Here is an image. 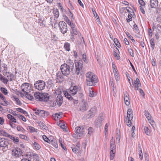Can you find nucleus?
<instances>
[{
    "label": "nucleus",
    "instance_id": "obj_1",
    "mask_svg": "<svg viewBox=\"0 0 161 161\" xmlns=\"http://www.w3.org/2000/svg\"><path fill=\"white\" fill-rule=\"evenodd\" d=\"M67 64H64L61 66L60 70L62 74L67 76L71 72L73 74L79 75L83 66V61L80 60L75 62V69L74 71V64L73 61L69 59L67 61Z\"/></svg>",
    "mask_w": 161,
    "mask_h": 161
},
{
    "label": "nucleus",
    "instance_id": "obj_2",
    "mask_svg": "<svg viewBox=\"0 0 161 161\" xmlns=\"http://www.w3.org/2000/svg\"><path fill=\"white\" fill-rule=\"evenodd\" d=\"M50 95L47 93L36 92L34 94L35 99L40 102H47L49 99Z\"/></svg>",
    "mask_w": 161,
    "mask_h": 161
},
{
    "label": "nucleus",
    "instance_id": "obj_3",
    "mask_svg": "<svg viewBox=\"0 0 161 161\" xmlns=\"http://www.w3.org/2000/svg\"><path fill=\"white\" fill-rule=\"evenodd\" d=\"M78 91V87L75 86L71 87L70 88V90L69 92L66 91L64 92V94L65 97L69 100L71 101L73 99L71 95H74L76 94Z\"/></svg>",
    "mask_w": 161,
    "mask_h": 161
},
{
    "label": "nucleus",
    "instance_id": "obj_4",
    "mask_svg": "<svg viewBox=\"0 0 161 161\" xmlns=\"http://www.w3.org/2000/svg\"><path fill=\"white\" fill-rule=\"evenodd\" d=\"M32 84L28 83H24L21 86V90L20 93L21 95H24L26 93H29L32 90Z\"/></svg>",
    "mask_w": 161,
    "mask_h": 161
},
{
    "label": "nucleus",
    "instance_id": "obj_5",
    "mask_svg": "<svg viewBox=\"0 0 161 161\" xmlns=\"http://www.w3.org/2000/svg\"><path fill=\"white\" fill-rule=\"evenodd\" d=\"M34 86L35 89L39 91H42L45 88L46 84L44 81L40 80L36 81L35 83Z\"/></svg>",
    "mask_w": 161,
    "mask_h": 161
},
{
    "label": "nucleus",
    "instance_id": "obj_6",
    "mask_svg": "<svg viewBox=\"0 0 161 161\" xmlns=\"http://www.w3.org/2000/svg\"><path fill=\"white\" fill-rule=\"evenodd\" d=\"M76 134L73 135V136L75 138H81L83 136L84 128L83 127L80 128V126H78L75 128Z\"/></svg>",
    "mask_w": 161,
    "mask_h": 161
},
{
    "label": "nucleus",
    "instance_id": "obj_7",
    "mask_svg": "<svg viewBox=\"0 0 161 161\" xmlns=\"http://www.w3.org/2000/svg\"><path fill=\"white\" fill-rule=\"evenodd\" d=\"M92 77L90 78L89 79V80H87V79H86V84L88 86H92L96 85L98 82L97 78L96 76L95 75L93 76Z\"/></svg>",
    "mask_w": 161,
    "mask_h": 161
},
{
    "label": "nucleus",
    "instance_id": "obj_8",
    "mask_svg": "<svg viewBox=\"0 0 161 161\" xmlns=\"http://www.w3.org/2000/svg\"><path fill=\"white\" fill-rule=\"evenodd\" d=\"M59 30L63 34L66 33L67 31V27L66 24L63 21L59 22L58 23Z\"/></svg>",
    "mask_w": 161,
    "mask_h": 161
},
{
    "label": "nucleus",
    "instance_id": "obj_9",
    "mask_svg": "<svg viewBox=\"0 0 161 161\" xmlns=\"http://www.w3.org/2000/svg\"><path fill=\"white\" fill-rule=\"evenodd\" d=\"M12 156L16 158L21 156L22 153V150L19 148L18 147L12 150Z\"/></svg>",
    "mask_w": 161,
    "mask_h": 161
},
{
    "label": "nucleus",
    "instance_id": "obj_10",
    "mask_svg": "<svg viewBox=\"0 0 161 161\" xmlns=\"http://www.w3.org/2000/svg\"><path fill=\"white\" fill-rule=\"evenodd\" d=\"M104 119L103 116H98L97 119L94 122V125L97 128L100 127L102 125L103 121Z\"/></svg>",
    "mask_w": 161,
    "mask_h": 161
},
{
    "label": "nucleus",
    "instance_id": "obj_11",
    "mask_svg": "<svg viewBox=\"0 0 161 161\" xmlns=\"http://www.w3.org/2000/svg\"><path fill=\"white\" fill-rule=\"evenodd\" d=\"M62 73L61 72L58 71L56 74V80L58 82H61L64 80V76Z\"/></svg>",
    "mask_w": 161,
    "mask_h": 161
},
{
    "label": "nucleus",
    "instance_id": "obj_12",
    "mask_svg": "<svg viewBox=\"0 0 161 161\" xmlns=\"http://www.w3.org/2000/svg\"><path fill=\"white\" fill-rule=\"evenodd\" d=\"M131 81L132 82V87H134L133 85L134 84L136 90H139V87L141 86V84L139 79L138 78H136V80H135L133 82L132 79H131Z\"/></svg>",
    "mask_w": 161,
    "mask_h": 161
},
{
    "label": "nucleus",
    "instance_id": "obj_13",
    "mask_svg": "<svg viewBox=\"0 0 161 161\" xmlns=\"http://www.w3.org/2000/svg\"><path fill=\"white\" fill-rule=\"evenodd\" d=\"M35 114L43 117H45L48 114V113L44 110L40 109L35 110Z\"/></svg>",
    "mask_w": 161,
    "mask_h": 161
},
{
    "label": "nucleus",
    "instance_id": "obj_14",
    "mask_svg": "<svg viewBox=\"0 0 161 161\" xmlns=\"http://www.w3.org/2000/svg\"><path fill=\"white\" fill-rule=\"evenodd\" d=\"M152 28L153 31H156V32L159 33H161V24H153Z\"/></svg>",
    "mask_w": 161,
    "mask_h": 161
},
{
    "label": "nucleus",
    "instance_id": "obj_15",
    "mask_svg": "<svg viewBox=\"0 0 161 161\" xmlns=\"http://www.w3.org/2000/svg\"><path fill=\"white\" fill-rule=\"evenodd\" d=\"M97 108L94 107L92 108L89 111L88 114V116H89L88 118H92L95 115L96 112Z\"/></svg>",
    "mask_w": 161,
    "mask_h": 161
},
{
    "label": "nucleus",
    "instance_id": "obj_16",
    "mask_svg": "<svg viewBox=\"0 0 161 161\" xmlns=\"http://www.w3.org/2000/svg\"><path fill=\"white\" fill-rule=\"evenodd\" d=\"M8 144V141L4 138L0 139V146L2 147H7Z\"/></svg>",
    "mask_w": 161,
    "mask_h": 161
},
{
    "label": "nucleus",
    "instance_id": "obj_17",
    "mask_svg": "<svg viewBox=\"0 0 161 161\" xmlns=\"http://www.w3.org/2000/svg\"><path fill=\"white\" fill-rule=\"evenodd\" d=\"M87 103L86 101H82V103L80 105V110L82 111H84L87 109Z\"/></svg>",
    "mask_w": 161,
    "mask_h": 161
},
{
    "label": "nucleus",
    "instance_id": "obj_18",
    "mask_svg": "<svg viewBox=\"0 0 161 161\" xmlns=\"http://www.w3.org/2000/svg\"><path fill=\"white\" fill-rule=\"evenodd\" d=\"M63 102V97L60 94H58L57 97L56 102L57 104L59 106L61 105Z\"/></svg>",
    "mask_w": 161,
    "mask_h": 161
},
{
    "label": "nucleus",
    "instance_id": "obj_19",
    "mask_svg": "<svg viewBox=\"0 0 161 161\" xmlns=\"http://www.w3.org/2000/svg\"><path fill=\"white\" fill-rule=\"evenodd\" d=\"M49 143L56 148L58 147L57 141L53 137H51Z\"/></svg>",
    "mask_w": 161,
    "mask_h": 161
},
{
    "label": "nucleus",
    "instance_id": "obj_20",
    "mask_svg": "<svg viewBox=\"0 0 161 161\" xmlns=\"http://www.w3.org/2000/svg\"><path fill=\"white\" fill-rule=\"evenodd\" d=\"M63 113L62 112H59L53 114L52 117L53 119L56 120L60 119L62 117Z\"/></svg>",
    "mask_w": 161,
    "mask_h": 161
},
{
    "label": "nucleus",
    "instance_id": "obj_21",
    "mask_svg": "<svg viewBox=\"0 0 161 161\" xmlns=\"http://www.w3.org/2000/svg\"><path fill=\"white\" fill-rule=\"evenodd\" d=\"M4 75L6 76L8 81H12L15 77L14 74L9 72H7V73H5Z\"/></svg>",
    "mask_w": 161,
    "mask_h": 161
},
{
    "label": "nucleus",
    "instance_id": "obj_22",
    "mask_svg": "<svg viewBox=\"0 0 161 161\" xmlns=\"http://www.w3.org/2000/svg\"><path fill=\"white\" fill-rule=\"evenodd\" d=\"M124 98L125 104L127 106L129 105L130 103V102L129 94L128 93H126L124 94Z\"/></svg>",
    "mask_w": 161,
    "mask_h": 161
},
{
    "label": "nucleus",
    "instance_id": "obj_23",
    "mask_svg": "<svg viewBox=\"0 0 161 161\" xmlns=\"http://www.w3.org/2000/svg\"><path fill=\"white\" fill-rule=\"evenodd\" d=\"M150 5L151 8H156L158 5V0H150Z\"/></svg>",
    "mask_w": 161,
    "mask_h": 161
},
{
    "label": "nucleus",
    "instance_id": "obj_24",
    "mask_svg": "<svg viewBox=\"0 0 161 161\" xmlns=\"http://www.w3.org/2000/svg\"><path fill=\"white\" fill-rule=\"evenodd\" d=\"M0 97L4 102L3 103H0V104L4 106L7 105H8V102L6 100L5 97L0 92Z\"/></svg>",
    "mask_w": 161,
    "mask_h": 161
},
{
    "label": "nucleus",
    "instance_id": "obj_25",
    "mask_svg": "<svg viewBox=\"0 0 161 161\" xmlns=\"http://www.w3.org/2000/svg\"><path fill=\"white\" fill-rule=\"evenodd\" d=\"M80 144H78L75 146H73L71 147L72 151L75 153H77L78 152V151L80 149Z\"/></svg>",
    "mask_w": 161,
    "mask_h": 161
},
{
    "label": "nucleus",
    "instance_id": "obj_26",
    "mask_svg": "<svg viewBox=\"0 0 161 161\" xmlns=\"http://www.w3.org/2000/svg\"><path fill=\"white\" fill-rule=\"evenodd\" d=\"M59 126L63 129V131L65 132L67 131V126H66L65 123L64 122H61L59 124Z\"/></svg>",
    "mask_w": 161,
    "mask_h": 161
},
{
    "label": "nucleus",
    "instance_id": "obj_27",
    "mask_svg": "<svg viewBox=\"0 0 161 161\" xmlns=\"http://www.w3.org/2000/svg\"><path fill=\"white\" fill-rule=\"evenodd\" d=\"M27 130L29 131L31 133H33V132H38V130L31 126H28L27 127Z\"/></svg>",
    "mask_w": 161,
    "mask_h": 161
},
{
    "label": "nucleus",
    "instance_id": "obj_28",
    "mask_svg": "<svg viewBox=\"0 0 161 161\" xmlns=\"http://www.w3.org/2000/svg\"><path fill=\"white\" fill-rule=\"evenodd\" d=\"M7 117L9 119V122L16 123V120L15 118L10 114H8L7 115Z\"/></svg>",
    "mask_w": 161,
    "mask_h": 161
},
{
    "label": "nucleus",
    "instance_id": "obj_29",
    "mask_svg": "<svg viewBox=\"0 0 161 161\" xmlns=\"http://www.w3.org/2000/svg\"><path fill=\"white\" fill-rule=\"evenodd\" d=\"M127 118L130 119H133V114L132 110L130 108H129L127 110Z\"/></svg>",
    "mask_w": 161,
    "mask_h": 161
},
{
    "label": "nucleus",
    "instance_id": "obj_30",
    "mask_svg": "<svg viewBox=\"0 0 161 161\" xmlns=\"http://www.w3.org/2000/svg\"><path fill=\"white\" fill-rule=\"evenodd\" d=\"M89 91L90 97H93L96 95L97 93L96 92L94 91L93 90L92 88H89Z\"/></svg>",
    "mask_w": 161,
    "mask_h": 161
},
{
    "label": "nucleus",
    "instance_id": "obj_31",
    "mask_svg": "<svg viewBox=\"0 0 161 161\" xmlns=\"http://www.w3.org/2000/svg\"><path fill=\"white\" fill-rule=\"evenodd\" d=\"M53 13L54 16L57 19L58 17L59 13L58 9L54 8L53 9Z\"/></svg>",
    "mask_w": 161,
    "mask_h": 161
},
{
    "label": "nucleus",
    "instance_id": "obj_32",
    "mask_svg": "<svg viewBox=\"0 0 161 161\" xmlns=\"http://www.w3.org/2000/svg\"><path fill=\"white\" fill-rule=\"evenodd\" d=\"M25 97L28 100H32L34 99V97L33 96L29 93H26L24 94Z\"/></svg>",
    "mask_w": 161,
    "mask_h": 161
},
{
    "label": "nucleus",
    "instance_id": "obj_33",
    "mask_svg": "<svg viewBox=\"0 0 161 161\" xmlns=\"http://www.w3.org/2000/svg\"><path fill=\"white\" fill-rule=\"evenodd\" d=\"M64 48L68 51H70V44L69 43L66 42L64 44Z\"/></svg>",
    "mask_w": 161,
    "mask_h": 161
},
{
    "label": "nucleus",
    "instance_id": "obj_34",
    "mask_svg": "<svg viewBox=\"0 0 161 161\" xmlns=\"http://www.w3.org/2000/svg\"><path fill=\"white\" fill-rule=\"evenodd\" d=\"M94 75H94L92 72H88L86 74V79H87V80H89L90 78L92 77H92Z\"/></svg>",
    "mask_w": 161,
    "mask_h": 161
},
{
    "label": "nucleus",
    "instance_id": "obj_35",
    "mask_svg": "<svg viewBox=\"0 0 161 161\" xmlns=\"http://www.w3.org/2000/svg\"><path fill=\"white\" fill-rule=\"evenodd\" d=\"M37 123L41 129H45L47 127L41 121H38Z\"/></svg>",
    "mask_w": 161,
    "mask_h": 161
},
{
    "label": "nucleus",
    "instance_id": "obj_36",
    "mask_svg": "<svg viewBox=\"0 0 161 161\" xmlns=\"http://www.w3.org/2000/svg\"><path fill=\"white\" fill-rule=\"evenodd\" d=\"M150 46L152 50H153L155 46V43L154 42V40L153 38H152L150 41Z\"/></svg>",
    "mask_w": 161,
    "mask_h": 161
},
{
    "label": "nucleus",
    "instance_id": "obj_37",
    "mask_svg": "<svg viewBox=\"0 0 161 161\" xmlns=\"http://www.w3.org/2000/svg\"><path fill=\"white\" fill-rule=\"evenodd\" d=\"M0 80L4 83V84H6L8 83V80L3 76L2 75L0 78Z\"/></svg>",
    "mask_w": 161,
    "mask_h": 161
},
{
    "label": "nucleus",
    "instance_id": "obj_38",
    "mask_svg": "<svg viewBox=\"0 0 161 161\" xmlns=\"http://www.w3.org/2000/svg\"><path fill=\"white\" fill-rule=\"evenodd\" d=\"M34 149L36 150H38L41 148V146L36 142H34L32 144Z\"/></svg>",
    "mask_w": 161,
    "mask_h": 161
},
{
    "label": "nucleus",
    "instance_id": "obj_39",
    "mask_svg": "<svg viewBox=\"0 0 161 161\" xmlns=\"http://www.w3.org/2000/svg\"><path fill=\"white\" fill-rule=\"evenodd\" d=\"M13 100L16 103L17 105H20L21 104L19 99L17 98L15 96H14L13 97Z\"/></svg>",
    "mask_w": 161,
    "mask_h": 161
},
{
    "label": "nucleus",
    "instance_id": "obj_40",
    "mask_svg": "<svg viewBox=\"0 0 161 161\" xmlns=\"http://www.w3.org/2000/svg\"><path fill=\"white\" fill-rule=\"evenodd\" d=\"M82 59L85 63L87 64L88 62V60L86 58V53H84L82 55Z\"/></svg>",
    "mask_w": 161,
    "mask_h": 161
},
{
    "label": "nucleus",
    "instance_id": "obj_41",
    "mask_svg": "<svg viewBox=\"0 0 161 161\" xmlns=\"http://www.w3.org/2000/svg\"><path fill=\"white\" fill-rule=\"evenodd\" d=\"M71 28L72 30V32L71 31V33L75 35H77L78 33L77 31H76V28L75 27V25H74Z\"/></svg>",
    "mask_w": 161,
    "mask_h": 161
},
{
    "label": "nucleus",
    "instance_id": "obj_42",
    "mask_svg": "<svg viewBox=\"0 0 161 161\" xmlns=\"http://www.w3.org/2000/svg\"><path fill=\"white\" fill-rule=\"evenodd\" d=\"M16 110L17 111L20 112L26 115L28 114L27 112L26 111L24 110L21 108H16Z\"/></svg>",
    "mask_w": 161,
    "mask_h": 161
},
{
    "label": "nucleus",
    "instance_id": "obj_43",
    "mask_svg": "<svg viewBox=\"0 0 161 161\" xmlns=\"http://www.w3.org/2000/svg\"><path fill=\"white\" fill-rule=\"evenodd\" d=\"M144 129L146 134L147 135H149L150 134V130L149 128V127L145 126Z\"/></svg>",
    "mask_w": 161,
    "mask_h": 161
},
{
    "label": "nucleus",
    "instance_id": "obj_44",
    "mask_svg": "<svg viewBox=\"0 0 161 161\" xmlns=\"http://www.w3.org/2000/svg\"><path fill=\"white\" fill-rule=\"evenodd\" d=\"M10 138L14 142L17 143L19 142V140L18 137H15L13 136H11L10 137Z\"/></svg>",
    "mask_w": 161,
    "mask_h": 161
},
{
    "label": "nucleus",
    "instance_id": "obj_45",
    "mask_svg": "<svg viewBox=\"0 0 161 161\" xmlns=\"http://www.w3.org/2000/svg\"><path fill=\"white\" fill-rule=\"evenodd\" d=\"M3 69V73H7L8 70V68L7 65L5 64H3L2 66Z\"/></svg>",
    "mask_w": 161,
    "mask_h": 161
},
{
    "label": "nucleus",
    "instance_id": "obj_46",
    "mask_svg": "<svg viewBox=\"0 0 161 161\" xmlns=\"http://www.w3.org/2000/svg\"><path fill=\"white\" fill-rule=\"evenodd\" d=\"M144 115L147 119H149L150 117H151L150 114L147 110H145L144 112Z\"/></svg>",
    "mask_w": 161,
    "mask_h": 161
},
{
    "label": "nucleus",
    "instance_id": "obj_47",
    "mask_svg": "<svg viewBox=\"0 0 161 161\" xmlns=\"http://www.w3.org/2000/svg\"><path fill=\"white\" fill-rule=\"evenodd\" d=\"M114 41L115 44L118 47H121V45H120V43H119L118 40L116 38H114Z\"/></svg>",
    "mask_w": 161,
    "mask_h": 161
},
{
    "label": "nucleus",
    "instance_id": "obj_48",
    "mask_svg": "<svg viewBox=\"0 0 161 161\" xmlns=\"http://www.w3.org/2000/svg\"><path fill=\"white\" fill-rule=\"evenodd\" d=\"M17 129L18 131H21L23 133H24L25 130L21 126H18L17 127Z\"/></svg>",
    "mask_w": 161,
    "mask_h": 161
},
{
    "label": "nucleus",
    "instance_id": "obj_49",
    "mask_svg": "<svg viewBox=\"0 0 161 161\" xmlns=\"http://www.w3.org/2000/svg\"><path fill=\"white\" fill-rule=\"evenodd\" d=\"M0 91L3 93L5 95H7L8 94L7 90L4 87H1Z\"/></svg>",
    "mask_w": 161,
    "mask_h": 161
},
{
    "label": "nucleus",
    "instance_id": "obj_50",
    "mask_svg": "<svg viewBox=\"0 0 161 161\" xmlns=\"http://www.w3.org/2000/svg\"><path fill=\"white\" fill-rule=\"evenodd\" d=\"M92 11L93 12V13L96 19L98 20H100L99 17L98 15H97V13L94 10H93V9L92 8Z\"/></svg>",
    "mask_w": 161,
    "mask_h": 161
},
{
    "label": "nucleus",
    "instance_id": "obj_51",
    "mask_svg": "<svg viewBox=\"0 0 161 161\" xmlns=\"http://www.w3.org/2000/svg\"><path fill=\"white\" fill-rule=\"evenodd\" d=\"M0 132H1V134L3 135V136L6 137L10 138V137L11 136V135H10L8 134L7 132L3 130H1Z\"/></svg>",
    "mask_w": 161,
    "mask_h": 161
},
{
    "label": "nucleus",
    "instance_id": "obj_52",
    "mask_svg": "<svg viewBox=\"0 0 161 161\" xmlns=\"http://www.w3.org/2000/svg\"><path fill=\"white\" fill-rule=\"evenodd\" d=\"M125 34L132 41L134 42H135V40L133 39V37L130 35V34L128 32H126Z\"/></svg>",
    "mask_w": 161,
    "mask_h": 161
},
{
    "label": "nucleus",
    "instance_id": "obj_53",
    "mask_svg": "<svg viewBox=\"0 0 161 161\" xmlns=\"http://www.w3.org/2000/svg\"><path fill=\"white\" fill-rule=\"evenodd\" d=\"M68 15L71 18V20H73L74 19V18L73 17V14L72 13H71V12L70 10L68 8Z\"/></svg>",
    "mask_w": 161,
    "mask_h": 161
},
{
    "label": "nucleus",
    "instance_id": "obj_54",
    "mask_svg": "<svg viewBox=\"0 0 161 161\" xmlns=\"http://www.w3.org/2000/svg\"><path fill=\"white\" fill-rule=\"evenodd\" d=\"M110 83L112 86V89L113 90V92H115V87L114 86V84L113 81V80H111Z\"/></svg>",
    "mask_w": 161,
    "mask_h": 161
},
{
    "label": "nucleus",
    "instance_id": "obj_55",
    "mask_svg": "<svg viewBox=\"0 0 161 161\" xmlns=\"http://www.w3.org/2000/svg\"><path fill=\"white\" fill-rule=\"evenodd\" d=\"M132 119H130L129 118H127L126 119V122L127 123V125L128 126H131V120Z\"/></svg>",
    "mask_w": 161,
    "mask_h": 161
},
{
    "label": "nucleus",
    "instance_id": "obj_56",
    "mask_svg": "<svg viewBox=\"0 0 161 161\" xmlns=\"http://www.w3.org/2000/svg\"><path fill=\"white\" fill-rule=\"evenodd\" d=\"M147 119L149 123L151 124L153 127V125L154 124V121L153 119H151V117H150L149 119Z\"/></svg>",
    "mask_w": 161,
    "mask_h": 161
},
{
    "label": "nucleus",
    "instance_id": "obj_57",
    "mask_svg": "<svg viewBox=\"0 0 161 161\" xmlns=\"http://www.w3.org/2000/svg\"><path fill=\"white\" fill-rule=\"evenodd\" d=\"M42 138L46 142L49 143V141L51 138V137L49 138H48L45 135H44L42 136Z\"/></svg>",
    "mask_w": 161,
    "mask_h": 161
},
{
    "label": "nucleus",
    "instance_id": "obj_58",
    "mask_svg": "<svg viewBox=\"0 0 161 161\" xmlns=\"http://www.w3.org/2000/svg\"><path fill=\"white\" fill-rule=\"evenodd\" d=\"M133 29L136 31V32H139V29L138 28L137 25L136 24H135L133 25Z\"/></svg>",
    "mask_w": 161,
    "mask_h": 161
},
{
    "label": "nucleus",
    "instance_id": "obj_59",
    "mask_svg": "<svg viewBox=\"0 0 161 161\" xmlns=\"http://www.w3.org/2000/svg\"><path fill=\"white\" fill-rule=\"evenodd\" d=\"M138 2L142 6H144L145 5V3L143 0H138Z\"/></svg>",
    "mask_w": 161,
    "mask_h": 161
},
{
    "label": "nucleus",
    "instance_id": "obj_60",
    "mask_svg": "<svg viewBox=\"0 0 161 161\" xmlns=\"http://www.w3.org/2000/svg\"><path fill=\"white\" fill-rule=\"evenodd\" d=\"M93 130V128L92 127H89L88 129V134L91 135Z\"/></svg>",
    "mask_w": 161,
    "mask_h": 161
},
{
    "label": "nucleus",
    "instance_id": "obj_61",
    "mask_svg": "<svg viewBox=\"0 0 161 161\" xmlns=\"http://www.w3.org/2000/svg\"><path fill=\"white\" fill-rule=\"evenodd\" d=\"M126 75L127 77V79H128V80L130 86H132V84H131V83L130 80H131L132 79L130 78V77L129 75V74H128V73L126 74Z\"/></svg>",
    "mask_w": 161,
    "mask_h": 161
},
{
    "label": "nucleus",
    "instance_id": "obj_62",
    "mask_svg": "<svg viewBox=\"0 0 161 161\" xmlns=\"http://www.w3.org/2000/svg\"><path fill=\"white\" fill-rule=\"evenodd\" d=\"M33 156L34 157V159H35L37 161H39V158L37 154H34L33 155Z\"/></svg>",
    "mask_w": 161,
    "mask_h": 161
},
{
    "label": "nucleus",
    "instance_id": "obj_63",
    "mask_svg": "<svg viewBox=\"0 0 161 161\" xmlns=\"http://www.w3.org/2000/svg\"><path fill=\"white\" fill-rule=\"evenodd\" d=\"M108 124H106L104 127V131H105V134L106 135L108 134Z\"/></svg>",
    "mask_w": 161,
    "mask_h": 161
},
{
    "label": "nucleus",
    "instance_id": "obj_64",
    "mask_svg": "<svg viewBox=\"0 0 161 161\" xmlns=\"http://www.w3.org/2000/svg\"><path fill=\"white\" fill-rule=\"evenodd\" d=\"M128 52L130 54V55L132 57H134V53L133 52V50L129 48L128 49Z\"/></svg>",
    "mask_w": 161,
    "mask_h": 161
}]
</instances>
